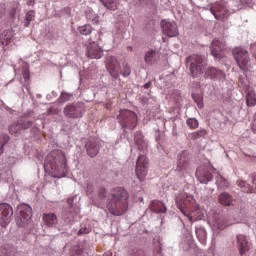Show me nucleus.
Instances as JSON below:
<instances>
[{"mask_svg":"<svg viewBox=\"0 0 256 256\" xmlns=\"http://www.w3.org/2000/svg\"><path fill=\"white\" fill-rule=\"evenodd\" d=\"M98 199L101 205L106 204L109 213L116 217L125 215L129 209V192L123 187H117L111 193L101 187L98 189Z\"/></svg>","mask_w":256,"mask_h":256,"instance_id":"nucleus-1","label":"nucleus"},{"mask_svg":"<svg viewBox=\"0 0 256 256\" xmlns=\"http://www.w3.org/2000/svg\"><path fill=\"white\" fill-rule=\"evenodd\" d=\"M186 67H188L192 77L196 78L203 75L205 79H214L216 81H225V72L213 66L207 67L205 56L192 55L186 58Z\"/></svg>","mask_w":256,"mask_h":256,"instance_id":"nucleus-2","label":"nucleus"},{"mask_svg":"<svg viewBox=\"0 0 256 256\" xmlns=\"http://www.w3.org/2000/svg\"><path fill=\"white\" fill-rule=\"evenodd\" d=\"M44 169L54 173V177H65L67 174V157L65 152L61 150L50 152L45 159Z\"/></svg>","mask_w":256,"mask_h":256,"instance_id":"nucleus-3","label":"nucleus"},{"mask_svg":"<svg viewBox=\"0 0 256 256\" xmlns=\"http://www.w3.org/2000/svg\"><path fill=\"white\" fill-rule=\"evenodd\" d=\"M106 69L113 79H119V73L124 77H129V75H131V67L124 64L123 69L121 70V65L115 56H108L106 58Z\"/></svg>","mask_w":256,"mask_h":256,"instance_id":"nucleus-4","label":"nucleus"},{"mask_svg":"<svg viewBox=\"0 0 256 256\" xmlns=\"http://www.w3.org/2000/svg\"><path fill=\"white\" fill-rule=\"evenodd\" d=\"M187 199H189V195H187L185 192L176 196V205L178 209H180L181 213H183L185 217H188V221H190V223H194V221H201V219H203V213H201V209L196 208V210L192 213H189L187 209H185V205H187Z\"/></svg>","mask_w":256,"mask_h":256,"instance_id":"nucleus-5","label":"nucleus"},{"mask_svg":"<svg viewBox=\"0 0 256 256\" xmlns=\"http://www.w3.org/2000/svg\"><path fill=\"white\" fill-rule=\"evenodd\" d=\"M203 9H205V11H210L217 21H223V19H227L229 15H231L229 5L224 0L209 4L203 7Z\"/></svg>","mask_w":256,"mask_h":256,"instance_id":"nucleus-6","label":"nucleus"},{"mask_svg":"<svg viewBox=\"0 0 256 256\" xmlns=\"http://www.w3.org/2000/svg\"><path fill=\"white\" fill-rule=\"evenodd\" d=\"M117 121L123 129H135L137 127V114L130 110H120Z\"/></svg>","mask_w":256,"mask_h":256,"instance_id":"nucleus-7","label":"nucleus"},{"mask_svg":"<svg viewBox=\"0 0 256 256\" xmlns=\"http://www.w3.org/2000/svg\"><path fill=\"white\" fill-rule=\"evenodd\" d=\"M233 54L235 61L242 71H251V58H249V52L247 50L239 47L233 51Z\"/></svg>","mask_w":256,"mask_h":256,"instance_id":"nucleus-8","label":"nucleus"},{"mask_svg":"<svg viewBox=\"0 0 256 256\" xmlns=\"http://www.w3.org/2000/svg\"><path fill=\"white\" fill-rule=\"evenodd\" d=\"M63 113L67 119H81L85 113V105L81 102L68 104L64 107Z\"/></svg>","mask_w":256,"mask_h":256,"instance_id":"nucleus-9","label":"nucleus"},{"mask_svg":"<svg viewBox=\"0 0 256 256\" xmlns=\"http://www.w3.org/2000/svg\"><path fill=\"white\" fill-rule=\"evenodd\" d=\"M31 217H33V208L28 204H22L19 207V216L16 225L19 227H29L31 225Z\"/></svg>","mask_w":256,"mask_h":256,"instance_id":"nucleus-10","label":"nucleus"},{"mask_svg":"<svg viewBox=\"0 0 256 256\" xmlns=\"http://www.w3.org/2000/svg\"><path fill=\"white\" fill-rule=\"evenodd\" d=\"M11 221H13V207L7 203L0 204V227H7Z\"/></svg>","mask_w":256,"mask_h":256,"instance_id":"nucleus-11","label":"nucleus"},{"mask_svg":"<svg viewBox=\"0 0 256 256\" xmlns=\"http://www.w3.org/2000/svg\"><path fill=\"white\" fill-rule=\"evenodd\" d=\"M86 57L88 59H101L103 57V48L99 46V42L90 40L86 43Z\"/></svg>","mask_w":256,"mask_h":256,"instance_id":"nucleus-12","label":"nucleus"},{"mask_svg":"<svg viewBox=\"0 0 256 256\" xmlns=\"http://www.w3.org/2000/svg\"><path fill=\"white\" fill-rule=\"evenodd\" d=\"M160 27L162 32L167 37H178L179 36V28L177 27V23L171 20H162L160 22Z\"/></svg>","mask_w":256,"mask_h":256,"instance_id":"nucleus-13","label":"nucleus"},{"mask_svg":"<svg viewBox=\"0 0 256 256\" xmlns=\"http://www.w3.org/2000/svg\"><path fill=\"white\" fill-rule=\"evenodd\" d=\"M225 49V42L223 40L214 39L210 45V53L214 59H223V50Z\"/></svg>","mask_w":256,"mask_h":256,"instance_id":"nucleus-14","label":"nucleus"},{"mask_svg":"<svg viewBox=\"0 0 256 256\" xmlns=\"http://www.w3.org/2000/svg\"><path fill=\"white\" fill-rule=\"evenodd\" d=\"M136 175L139 181H145V177H147V157L145 155H141L137 159Z\"/></svg>","mask_w":256,"mask_h":256,"instance_id":"nucleus-15","label":"nucleus"},{"mask_svg":"<svg viewBox=\"0 0 256 256\" xmlns=\"http://www.w3.org/2000/svg\"><path fill=\"white\" fill-rule=\"evenodd\" d=\"M242 89L246 93V105L247 107H255L256 105V94L255 90L251 88L249 84L241 81Z\"/></svg>","mask_w":256,"mask_h":256,"instance_id":"nucleus-16","label":"nucleus"},{"mask_svg":"<svg viewBox=\"0 0 256 256\" xmlns=\"http://www.w3.org/2000/svg\"><path fill=\"white\" fill-rule=\"evenodd\" d=\"M86 153L88 157H97L99 155V141L96 138H89L85 145Z\"/></svg>","mask_w":256,"mask_h":256,"instance_id":"nucleus-17","label":"nucleus"},{"mask_svg":"<svg viewBox=\"0 0 256 256\" xmlns=\"http://www.w3.org/2000/svg\"><path fill=\"white\" fill-rule=\"evenodd\" d=\"M189 161H191V156H189V152L183 151L178 156L176 171H188L190 167Z\"/></svg>","mask_w":256,"mask_h":256,"instance_id":"nucleus-18","label":"nucleus"},{"mask_svg":"<svg viewBox=\"0 0 256 256\" xmlns=\"http://www.w3.org/2000/svg\"><path fill=\"white\" fill-rule=\"evenodd\" d=\"M43 221L47 227H52L53 229H57V231H61V225H59L57 214L45 213L43 214Z\"/></svg>","mask_w":256,"mask_h":256,"instance_id":"nucleus-19","label":"nucleus"},{"mask_svg":"<svg viewBox=\"0 0 256 256\" xmlns=\"http://www.w3.org/2000/svg\"><path fill=\"white\" fill-rule=\"evenodd\" d=\"M196 177L200 183L207 184L209 181L213 180V174L209 172V169L206 167H199L196 170Z\"/></svg>","mask_w":256,"mask_h":256,"instance_id":"nucleus-20","label":"nucleus"},{"mask_svg":"<svg viewBox=\"0 0 256 256\" xmlns=\"http://www.w3.org/2000/svg\"><path fill=\"white\" fill-rule=\"evenodd\" d=\"M29 117H33V111L31 110L18 118L17 121L21 131H25V129H31V127H33V121L29 120Z\"/></svg>","mask_w":256,"mask_h":256,"instance_id":"nucleus-21","label":"nucleus"},{"mask_svg":"<svg viewBox=\"0 0 256 256\" xmlns=\"http://www.w3.org/2000/svg\"><path fill=\"white\" fill-rule=\"evenodd\" d=\"M80 210L79 209H72V208H64L62 213H61V217L64 221V223H73V220L75 219V217H77V215H79Z\"/></svg>","mask_w":256,"mask_h":256,"instance_id":"nucleus-22","label":"nucleus"},{"mask_svg":"<svg viewBox=\"0 0 256 256\" xmlns=\"http://www.w3.org/2000/svg\"><path fill=\"white\" fill-rule=\"evenodd\" d=\"M218 203L223 207H233L235 205V198L229 192H222L218 195Z\"/></svg>","mask_w":256,"mask_h":256,"instance_id":"nucleus-23","label":"nucleus"},{"mask_svg":"<svg viewBox=\"0 0 256 256\" xmlns=\"http://www.w3.org/2000/svg\"><path fill=\"white\" fill-rule=\"evenodd\" d=\"M237 239V247L240 251L241 256H245V253L249 250V241L247 240V236L243 234H238L236 236Z\"/></svg>","mask_w":256,"mask_h":256,"instance_id":"nucleus-24","label":"nucleus"},{"mask_svg":"<svg viewBox=\"0 0 256 256\" xmlns=\"http://www.w3.org/2000/svg\"><path fill=\"white\" fill-rule=\"evenodd\" d=\"M159 59V53L157 50L150 49L145 53L144 61L146 65H155Z\"/></svg>","mask_w":256,"mask_h":256,"instance_id":"nucleus-25","label":"nucleus"},{"mask_svg":"<svg viewBox=\"0 0 256 256\" xmlns=\"http://www.w3.org/2000/svg\"><path fill=\"white\" fill-rule=\"evenodd\" d=\"M216 186L218 191H227L230 187V183L228 180H226L225 177H223L221 174H217L215 177Z\"/></svg>","mask_w":256,"mask_h":256,"instance_id":"nucleus-26","label":"nucleus"},{"mask_svg":"<svg viewBox=\"0 0 256 256\" xmlns=\"http://www.w3.org/2000/svg\"><path fill=\"white\" fill-rule=\"evenodd\" d=\"M134 141H135L139 151H146L147 141H145V138L143 137L142 132H136L134 134Z\"/></svg>","mask_w":256,"mask_h":256,"instance_id":"nucleus-27","label":"nucleus"},{"mask_svg":"<svg viewBox=\"0 0 256 256\" xmlns=\"http://www.w3.org/2000/svg\"><path fill=\"white\" fill-rule=\"evenodd\" d=\"M0 254L3 256H14L17 254V248L12 244H4L0 247Z\"/></svg>","mask_w":256,"mask_h":256,"instance_id":"nucleus-28","label":"nucleus"},{"mask_svg":"<svg viewBox=\"0 0 256 256\" xmlns=\"http://www.w3.org/2000/svg\"><path fill=\"white\" fill-rule=\"evenodd\" d=\"M11 39H13V32L11 30H4L0 34V45L7 47L11 43Z\"/></svg>","mask_w":256,"mask_h":256,"instance_id":"nucleus-29","label":"nucleus"},{"mask_svg":"<svg viewBox=\"0 0 256 256\" xmlns=\"http://www.w3.org/2000/svg\"><path fill=\"white\" fill-rule=\"evenodd\" d=\"M150 209L153 213H167V206L161 201H153L150 204Z\"/></svg>","mask_w":256,"mask_h":256,"instance_id":"nucleus-30","label":"nucleus"},{"mask_svg":"<svg viewBox=\"0 0 256 256\" xmlns=\"http://www.w3.org/2000/svg\"><path fill=\"white\" fill-rule=\"evenodd\" d=\"M195 233L198 241H200L202 245H205L207 243V231H205V228H203V226H196Z\"/></svg>","mask_w":256,"mask_h":256,"instance_id":"nucleus-31","label":"nucleus"},{"mask_svg":"<svg viewBox=\"0 0 256 256\" xmlns=\"http://www.w3.org/2000/svg\"><path fill=\"white\" fill-rule=\"evenodd\" d=\"M101 3L109 9V11H117L119 7V0H100Z\"/></svg>","mask_w":256,"mask_h":256,"instance_id":"nucleus-32","label":"nucleus"},{"mask_svg":"<svg viewBox=\"0 0 256 256\" xmlns=\"http://www.w3.org/2000/svg\"><path fill=\"white\" fill-rule=\"evenodd\" d=\"M236 185L240 187V189L244 193H255V188L253 186H250L249 183L243 181V180H238L236 182Z\"/></svg>","mask_w":256,"mask_h":256,"instance_id":"nucleus-33","label":"nucleus"},{"mask_svg":"<svg viewBox=\"0 0 256 256\" xmlns=\"http://www.w3.org/2000/svg\"><path fill=\"white\" fill-rule=\"evenodd\" d=\"M67 101H73V93H68L67 91L63 90L57 99V103L63 105L67 103Z\"/></svg>","mask_w":256,"mask_h":256,"instance_id":"nucleus-34","label":"nucleus"},{"mask_svg":"<svg viewBox=\"0 0 256 256\" xmlns=\"http://www.w3.org/2000/svg\"><path fill=\"white\" fill-rule=\"evenodd\" d=\"M10 139L7 134L0 135V156L5 153V146L9 143Z\"/></svg>","mask_w":256,"mask_h":256,"instance_id":"nucleus-35","label":"nucleus"},{"mask_svg":"<svg viewBox=\"0 0 256 256\" xmlns=\"http://www.w3.org/2000/svg\"><path fill=\"white\" fill-rule=\"evenodd\" d=\"M78 32L80 35H91V33H93V26L90 24L79 26Z\"/></svg>","mask_w":256,"mask_h":256,"instance_id":"nucleus-36","label":"nucleus"},{"mask_svg":"<svg viewBox=\"0 0 256 256\" xmlns=\"http://www.w3.org/2000/svg\"><path fill=\"white\" fill-rule=\"evenodd\" d=\"M31 21H35V11H33V10H30L26 13L25 20H24V26L29 27V25H31Z\"/></svg>","mask_w":256,"mask_h":256,"instance_id":"nucleus-37","label":"nucleus"},{"mask_svg":"<svg viewBox=\"0 0 256 256\" xmlns=\"http://www.w3.org/2000/svg\"><path fill=\"white\" fill-rule=\"evenodd\" d=\"M91 224L89 223H82L80 225V229L78 231V235H89L91 233Z\"/></svg>","mask_w":256,"mask_h":256,"instance_id":"nucleus-38","label":"nucleus"},{"mask_svg":"<svg viewBox=\"0 0 256 256\" xmlns=\"http://www.w3.org/2000/svg\"><path fill=\"white\" fill-rule=\"evenodd\" d=\"M181 249H183V251H189L190 249H193L194 245H193V239H191V237L187 238V240H184L181 244H180Z\"/></svg>","mask_w":256,"mask_h":256,"instance_id":"nucleus-39","label":"nucleus"},{"mask_svg":"<svg viewBox=\"0 0 256 256\" xmlns=\"http://www.w3.org/2000/svg\"><path fill=\"white\" fill-rule=\"evenodd\" d=\"M186 125L190 129H197L199 127V121L196 118H188L186 120Z\"/></svg>","mask_w":256,"mask_h":256,"instance_id":"nucleus-40","label":"nucleus"},{"mask_svg":"<svg viewBox=\"0 0 256 256\" xmlns=\"http://www.w3.org/2000/svg\"><path fill=\"white\" fill-rule=\"evenodd\" d=\"M213 225L214 227H216L217 229H223V218H221V216L218 215H214L213 217Z\"/></svg>","mask_w":256,"mask_h":256,"instance_id":"nucleus-41","label":"nucleus"},{"mask_svg":"<svg viewBox=\"0 0 256 256\" xmlns=\"http://www.w3.org/2000/svg\"><path fill=\"white\" fill-rule=\"evenodd\" d=\"M9 131H10L11 135H19V133H21V127H19V122L13 123L9 127Z\"/></svg>","mask_w":256,"mask_h":256,"instance_id":"nucleus-42","label":"nucleus"},{"mask_svg":"<svg viewBox=\"0 0 256 256\" xmlns=\"http://www.w3.org/2000/svg\"><path fill=\"white\" fill-rule=\"evenodd\" d=\"M68 203V209H79L78 207L74 206L73 203H75V197H70L67 199Z\"/></svg>","mask_w":256,"mask_h":256,"instance_id":"nucleus-43","label":"nucleus"},{"mask_svg":"<svg viewBox=\"0 0 256 256\" xmlns=\"http://www.w3.org/2000/svg\"><path fill=\"white\" fill-rule=\"evenodd\" d=\"M192 97L195 103H197L198 107L201 109L203 107V100L201 99V96H195V94H192Z\"/></svg>","mask_w":256,"mask_h":256,"instance_id":"nucleus-44","label":"nucleus"},{"mask_svg":"<svg viewBox=\"0 0 256 256\" xmlns=\"http://www.w3.org/2000/svg\"><path fill=\"white\" fill-rule=\"evenodd\" d=\"M188 139H192V141H197V139H201L199 132H192L188 134Z\"/></svg>","mask_w":256,"mask_h":256,"instance_id":"nucleus-45","label":"nucleus"},{"mask_svg":"<svg viewBox=\"0 0 256 256\" xmlns=\"http://www.w3.org/2000/svg\"><path fill=\"white\" fill-rule=\"evenodd\" d=\"M188 139H192V141H197V139H201L199 132H192L188 134Z\"/></svg>","mask_w":256,"mask_h":256,"instance_id":"nucleus-46","label":"nucleus"},{"mask_svg":"<svg viewBox=\"0 0 256 256\" xmlns=\"http://www.w3.org/2000/svg\"><path fill=\"white\" fill-rule=\"evenodd\" d=\"M71 256H83V250L81 248H74Z\"/></svg>","mask_w":256,"mask_h":256,"instance_id":"nucleus-47","label":"nucleus"},{"mask_svg":"<svg viewBox=\"0 0 256 256\" xmlns=\"http://www.w3.org/2000/svg\"><path fill=\"white\" fill-rule=\"evenodd\" d=\"M22 75H23V78H24L25 80L29 79V77H30L29 69L24 68L23 71H22Z\"/></svg>","mask_w":256,"mask_h":256,"instance_id":"nucleus-48","label":"nucleus"},{"mask_svg":"<svg viewBox=\"0 0 256 256\" xmlns=\"http://www.w3.org/2000/svg\"><path fill=\"white\" fill-rule=\"evenodd\" d=\"M198 132V135L201 137H205V135H207V130L205 129H200Z\"/></svg>","mask_w":256,"mask_h":256,"instance_id":"nucleus-49","label":"nucleus"},{"mask_svg":"<svg viewBox=\"0 0 256 256\" xmlns=\"http://www.w3.org/2000/svg\"><path fill=\"white\" fill-rule=\"evenodd\" d=\"M242 4L244 5H250L253 0H240Z\"/></svg>","mask_w":256,"mask_h":256,"instance_id":"nucleus-50","label":"nucleus"},{"mask_svg":"<svg viewBox=\"0 0 256 256\" xmlns=\"http://www.w3.org/2000/svg\"><path fill=\"white\" fill-rule=\"evenodd\" d=\"M144 89H149L151 87V82H147L146 84L143 85Z\"/></svg>","mask_w":256,"mask_h":256,"instance_id":"nucleus-51","label":"nucleus"},{"mask_svg":"<svg viewBox=\"0 0 256 256\" xmlns=\"http://www.w3.org/2000/svg\"><path fill=\"white\" fill-rule=\"evenodd\" d=\"M103 256H113V253H111V252H106V253L103 254Z\"/></svg>","mask_w":256,"mask_h":256,"instance_id":"nucleus-52","label":"nucleus"},{"mask_svg":"<svg viewBox=\"0 0 256 256\" xmlns=\"http://www.w3.org/2000/svg\"><path fill=\"white\" fill-rule=\"evenodd\" d=\"M26 90L29 93V95H31V90L29 89V87H26Z\"/></svg>","mask_w":256,"mask_h":256,"instance_id":"nucleus-53","label":"nucleus"},{"mask_svg":"<svg viewBox=\"0 0 256 256\" xmlns=\"http://www.w3.org/2000/svg\"><path fill=\"white\" fill-rule=\"evenodd\" d=\"M254 119L256 120V113L254 114Z\"/></svg>","mask_w":256,"mask_h":256,"instance_id":"nucleus-54","label":"nucleus"},{"mask_svg":"<svg viewBox=\"0 0 256 256\" xmlns=\"http://www.w3.org/2000/svg\"><path fill=\"white\" fill-rule=\"evenodd\" d=\"M158 253H161V248L159 249Z\"/></svg>","mask_w":256,"mask_h":256,"instance_id":"nucleus-55","label":"nucleus"},{"mask_svg":"<svg viewBox=\"0 0 256 256\" xmlns=\"http://www.w3.org/2000/svg\"><path fill=\"white\" fill-rule=\"evenodd\" d=\"M232 12H235V9H232Z\"/></svg>","mask_w":256,"mask_h":256,"instance_id":"nucleus-56","label":"nucleus"},{"mask_svg":"<svg viewBox=\"0 0 256 256\" xmlns=\"http://www.w3.org/2000/svg\"><path fill=\"white\" fill-rule=\"evenodd\" d=\"M170 77H173V74H170Z\"/></svg>","mask_w":256,"mask_h":256,"instance_id":"nucleus-57","label":"nucleus"}]
</instances>
